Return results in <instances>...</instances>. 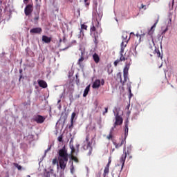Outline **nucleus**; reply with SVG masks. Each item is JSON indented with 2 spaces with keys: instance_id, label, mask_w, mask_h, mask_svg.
<instances>
[{
  "instance_id": "nucleus-33",
  "label": "nucleus",
  "mask_w": 177,
  "mask_h": 177,
  "mask_svg": "<svg viewBox=\"0 0 177 177\" xmlns=\"http://www.w3.org/2000/svg\"><path fill=\"white\" fill-rule=\"evenodd\" d=\"M33 20L34 21H38V20H39V14L36 15Z\"/></svg>"
},
{
  "instance_id": "nucleus-54",
  "label": "nucleus",
  "mask_w": 177,
  "mask_h": 177,
  "mask_svg": "<svg viewBox=\"0 0 177 177\" xmlns=\"http://www.w3.org/2000/svg\"><path fill=\"white\" fill-rule=\"evenodd\" d=\"M60 102H61V100H59L58 101V103H60Z\"/></svg>"
},
{
  "instance_id": "nucleus-22",
  "label": "nucleus",
  "mask_w": 177,
  "mask_h": 177,
  "mask_svg": "<svg viewBox=\"0 0 177 177\" xmlns=\"http://www.w3.org/2000/svg\"><path fill=\"white\" fill-rule=\"evenodd\" d=\"M82 30H88V26L83 24H81V28H80V34H84V32L82 31Z\"/></svg>"
},
{
  "instance_id": "nucleus-8",
  "label": "nucleus",
  "mask_w": 177,
  "mask_h": 177,
  "mask_svg": "<svg viewBox=\"0 0 177 177\" xmlns=\"http://www.w3.org/2000/svg\"><path fill=\"white\" fill-rule=\"evenodd\" d=\"M45 117L41 115H37L34 116L33 121L37 122V124H43V122H45Z\"/></svg>"
},
{
  "instance_id": "nucleus-41",
  "label": "nucleus",
  "mask_w": 177,
  "mask_h": 177,
  "mask_svg": "<svg viewBox=\"0 0 177 177\" xmlns=\"http://www.w3.org/2000/svg\"><path fill=\"white\" fill-rule=\"evenodd\" d=\"M137 37L139 38V40L140 41V39H142V36L140 35H136Z\"/></svg>"
},
{
  "instance_id": "nucleus-3",
  "label": "nucleus",
  "mask_w": 177,
  "mask_h": 177,
  "mask_svg": "<svg viewBox=\"0 0 177 177\" xmlns=\"http://www.w3.org/2000/svg\"><path fill=\"white\" fill-rule=\"evenodd\" d=\"M90 32L93 34V35H95V34L99 35L102 32V27L100 26L97 18L92 22L90 26Z\"/></svg>"
},
{
  "instance_id": "nucleus-52",
  "label": "nucleus",
  "mask_w": 177,
  "mask_h": 177,
  "mask_svg": "<svg viewBox=\"0 0 177 177\" xmlns=\"http://www.w3.org/2000/svg\"><path fill=\"white\" fill-rule=\"evenodd\" d=\"M22 71H23V70H20V71H19V73H21Z\"/></svg>"
},
{
  "instance_id": "nucleus-18",
  "label": "nucleus",
  "mask_w": 177,
  "mask_h": 177,
  "mask_svg": "<svg viewBox=\"0 0 177 177\" xmlns=\"http://www.w3.org/2000/svg\"><path fill=\"white\" fill-rule=\"evenodd\" d=\"M89 91H91V85L87 86L84 89V91L83 93V97H86V96H88V93H89Z\"/></svg>"
},
{
  "instance_id": "nucleus-30",
  "label": "nucleus",
  "mask_w": 177,
  "mask_h": 177,
  "mask_svg": "<svg viewBox=\"0 0 177 177\" xmlns=\"http://www.w3.org/2000/svg\"><path fill=\"white\" fill-rule=\"evenodd\" d=\"M110 164H111V157H109V162L107 163V165H106L105 168H110Z\"/></svg>"
},
{
  "instance_id": "nucleus-4",
  "label": "nucleus",
  "mask_w": 177,
  "mask_h": 177,
  "mask_svg": "<svg viewBox=\"0 0 177 177\" xmlns=\"http://www.w3.org/2000/svg\"><path fill=\"white\" fill-rule=\"evenodd\" d=\"M84 145L82 147V149L84 150H88V156L92 154L93 148L92 147V142L89 141V134H87L86 136V140L84 141Z\"/></svg>"
},
{
  "instance_id": "nucleus-49",
  "label": "nucleus",
  "mask_w": 177,
  "mask_h": 177,
  "mask_svg": "<svg viewBox=\"0 0 177 177\" xmlns=\"http://www.w3.org/2000/svg\"><path fill=\"white\" fill-rule=\"evenodd\" d=\"M21 78H23V76L21 75L19 77V81H21Z\"/></svg>"
},
{
  "instance_id": "nucleus-57",
  "label": "nucleus",
  "mask_w": 177,
  "mask_h": 177,
  "mask_svg": "<svg viewBox=\"0 0 177 177\" xmlns=\"http://www.w3.org/2000/svg\"><path fill=\"white\" fill-rule=\"evenodd\" d=\"M173 5H174V0H173Z\"/></svg>"
},
{
  "instance_id": "nucleus-20",
  "label": "nucleus",
  "mask_w": 177,
  "mask_h": 177,
  "mask_svg": "<svg viewBox=\"0 0 177 177\" xmlns=\"http://www.w3.org/2000/svg\"><path fill=\"white\" fill-rule=\"evenodd\" d=\"M93 37L94 38V44H95V45H97L99 44V35H96V33H94V35H93Z\"/></svg>"
},
{
  "instance_id": "nucleus-34",
  "label": "nucleus",
  "mask_w": 177,
  "mask_h": 177,
  "mask_svg": "<svg viewBox=\"0 0 177 177\" xmlns=\"http://www.w3.org/2000/svg\"><path fill=\"white\" fill-rule=\"evenodd\" d=\"M116 127L117 126H115V124H113V127L111 128L109 133H113V132H114V129H115Z\"/></svg>"
},
{
  "instance_id": "nucleus-38",
  "label": "nucleus",
  "mask_w": 177,
  "mask_h": 177,
  "mask_svg": "<svg viewBox=\"0 0 177 177\" xmlns=\"http://www.w3.org/2000/svg\"><path fill=\"white\" fill-rule=\"evenodd\" d=\"M53 164L55 165H56V164H57V158H54L53 160Z\"/></svg>"
},
{
  "instance_id": "nucleus-9",
  "label": "nucleus",
  "mask_w": 177,
  "mask_h": 177,
  "mask_svg": "<svg viewBox=\"0 0 177 177\" xmlns=\"http://www.w3.org/2000/svg\"><path fill=\"white\" fill-rule=\"evenodd\" d=\"M126 147L124 148V154L122 155L120 158V162L122 164L121 171H122L124 168V165H125V160H127V152H125Z\"/></svg>"
},
{
  "instance_id": "nucleus-12",
  "label": "nucleus",
  "mask_w": 177,
  "mask_h": 177,
  "mask_svg": "<svg viewBox=\"0 0 177 177\" xmlns=\"http://www.w3.org/2000/svg\"><path fill=\"white\" fill-rule=\"evenodd\" d=\"M125 143H127V141H125V138L122 139L120 143H117L115 142H113L115 149H120V147H121V146H122V145H124Z\"/></svg>"
},
{
  "instance_id": "nucleus-19",
  "label": "nucleus",
  "mask_w": 177,
  "mask_h": 177,
  "mask_svg": "<svg viewBox=\"0 0 177 177\" xmlns=\"http://www.w3.org/2000/svg\"><path fill=\"white\" fill-rule=\"evenodd\" d=\"M153 53L155 55L156 54L158 57H160V59H162V55H161V53H160V50H158V48H157V47H155Z\"/></svg>"
},
{
  "instance_id": "nucleus-2",
  "label": "nucleus",
  "mask_w": 177,
  "mask_h": 177,
  "mask_svg": "<svg viewBox=\"0 0 177 177\" xmlns=\"http://www.w3.org/2000/svg\"><path fill=\"white\" fill-rule=\"evenodd\" d=\"M130 66H131L130 64H127L125 65V67L124 68V70H123L124 80L123 81H122V77L121 75V72H119L117 74V79L120 80V82L122 84V86H124L125 85V82H127V81L128 80V71H129Z\"/></svg>"
},
{
  "instance_id": "nucleus-15",
  "label": "nucleus",
  "mask_w": 177,
  "mask_h": 177,
  "mask_svg": "<svg viewBox=\"0 0 177 177\" xmlns=\"http://www.w3.org/2000/svg\"><path fill=\"white\" fill-rule=\"evenodd\" d=\"M127 44H128V41H122L121 43V49L120 52H122V55H124V50H125V48H127Z\"/></svg>"
},
{
  "instance_id": "nucleus-51",
  "label": "nucleus",
  "mask_w": 177,
  "mask_h": 177,
  "mask_svg": "<svg viewBox=\"0 0 177 177\" xmlns=\"http://www.w3.org/2000/svg\"><path fill=\"white\" fill-rule=\"evenodd\" d=\"M84 2L86 3V2H88V0H84Z\"/></svg>"
},
{
  "instance_id": "nucleus-42",
  "label": "nucleus",
  "mask_w": 177,
  "mask_h": 177,
  "mask_svg": "<svg viewBox=\"0 0 177 177\" xmlns=\"http://www.w3.org/2000/svg\"><path fill=\"white\" fill-rule=\"evenodd\" d=\"M109 111V108H105V111L103 113V114H106V113H108Z\"/></svg>"
},
{
  "instance_id": "nucleus-11",
  "label": "nucleus",
  "mask_w": 177,
  "mask_h": 177,
  "mask_svg": "<svg viewBox=\"0 0 177 177\" xmlns=\"http://www.w3.org/2000/svg\"><path fill=\"white\" fill-rule=\"evenodd\" d=\"M30 34H41L42 32V28H34L30 30Z\"/></svg>"
},
{
  "instance_id": "nucleus-53",
  "label": "nucleus",
  "mask_w": 177,
  "mask_h": 177,
  "mask_svg": "<svg viewBox=\"0 0 177 177\" xmlns=\"http://www.w3.org/2000/svg\"><path fill=\"white\" fill-rule=\"evenodd\" d=\"M114 150H115V149H112V153H113V151H114Z\"/></svg>"
},
{
  "instance_id": "nucleus-36",
  "label": "nucleus",
  "mask_w": 177,
  "mask_h": 177,
  "mask_svg": "<svg viewBox=\"0 0 177 177\" xmlns=\"http://www.w3.org/2000/svg\"><path fill=\"white\" fill-rule=\"evenodd\" d=\"M129 107H131V104H128L127 106H126V110H127V114H130L131 113V111H129Z\"/></svg>"
},
{
  "instance_id": "nucleus-44",
  "label": "nucleus",
  "mask_w": 177,
  "mask_h": 177,
  "mask_svg": "<svg viewBox=\"0 0 177 177\" xmlns=\"http://www.w3.org/2000/svg\"><path fill=\"white\" fill-rule=\"evenodd\" d=\"M71 154H74V153H75V148L73 149H71Z\"/></svg>"
},
{
  "instance_id": "nucleus-47",
  "label": "nucleus",
  "mask_w": 177,
  "mask_h": 177,
  "mask_svg": "<svg viewBox=\"0 0 177 177\" xmlns=\"http://www.w3.org/2000/svg\"><path fill=\"white\" fill-rule=\"evenodd\" d=\"M132 96H133V95L132 94V93H129V99H131V97H132Z\"/></svg>"
},
{
  "instance_id": "nucleus-31",
  "label": "nucleus",
  "mask_w": 177,
  "mask_h": 177,
  "mask_svg": "<svg viewBox=\"0 0 177 177\" xmlns=\"http://www.w3.org/2000/svg\"><path fill=\"white\" fill-rule=\"evenodd\" d=\"M127 88H128V91H129V93H131L132 91L131 90V82L127 83Z\"/></svg>"
},
{
  "instance_id": "nucleus-1",
  "label": "nucleus",
  "mask_w": 177,
  "mask_h": 177,
  "mask_svg": "<svg viewBox=\"0 0 177 177\" xmlns=\"http://www.w3.org/2000/svg\"><path fill=\"white\" fill-rule=\"evenodd\" d=\"M58 161L59 167L62 171H64L67 167V162H68V153H67L66 146H64L62 149L58 151Z\"/></svg>"
},
{
  "instance_id": "nucleus-45",
  "label": "nucleus",
  "mask_w": 177,
  "mask_h": 177,
  "mask_svg": "<svg viewBox=\"0 0 177 177\" xmlns=\"http://www.w3.org/2000/svg\"><path fill=\"white\" fill-rule=\"evenodd\" d=\"M28 1L29 0H24V3H25V5H27V3H28Z\"/></svg>"
},
{
  "instance_id": "nucleus-28",
  "label": "nucleus",
  "mask_w": 177,
  "mask_h": 177,
  "mask_svg": "<svg viewBox=\"0 0 177 177\" xmlns=\"http://www.w3.org/2000/svg\"><path fill=\"white\" fill-rule=\"evenodd\" d=\"M13 165L17 168L18 171H21V166L19 165L17 163H13Z\"/></svg>"
},
{
  "instance_id": "nucleus-14",
  "label": "nucleus",
  "mask_w": 177,
  "mask_h": 177,
  "mask_svg": "<svg viewBox=\"0 0 177 177\" xmlns=\"http://www.w3.org/2000/svg\"><path fill=\"white\" fill-rule=\"evenodd\" d=\"M42 41L43 42H45V44H50V41H52V37H48L46 35H43Z\"/></svg>"
},
{
  "instance_id": "nucleus-27",
  "label": "nucleus",
  "mask_w": 177,
  "mask_h": 177,
  "mask_svg": "<svg viewBox=\"0 0 177 177\" xmlns=\"http://www.w3.org/2000/svg\"><path fill=\"white\" fill-rule=\"evenodd\" d=\"M71 160H73V161H75V162H80V160H78V158H77L76 156H74L73 155H71Z\"/></svg>"
},
{
  "instance_id": "nucleus-56",
  "label": "nucleus",
  "mask_w": 177,
  "mask_h": 177,
  "mask_svg": "<svg viewBox=\"0 0 177 177\" xmlns=\"http://www.w3.org/2000/svg\"><path fill=\"white\" fill-rule=\"evenodd\" d=\"M36 1V2H38V0H35Z\"/></svg>"
},
{
  "instance_id": "nucleus-46",
  "label": "nucleus",
  "mask_w": 177,
  "mask_h": 177,
  "mask_svg": "<svg viewBox=\"0 0 177 177\" xmlns=\"http://www.w3.org/2000/svg\"><path fill=\"white\" fill-rule=\"evenodd\" d=\"M49 150H50V147L49 148H48L46 151H45V153L46 154V153H48V151H49Z\"/></svg>"
},
{
  "instance_id": "nucleus-40",
  "label": "nucleus",
  "mask_w": 177,
  "mask_h": 177,
  "mask_svg": "<svg viewBox=\"0 0 177 177\" xmlns=\"http://www.w3.org/2000/svg\"><path fill=\"white\" fill-rule=\"evenodd\" d=\"M58 140H59V142H62V141H63V137H62V136H59V137H58Z\"/></svg>"
},
{
  "instance_id": "nucleus-26",
  "label": "nucleus",
  "mask_w": 177,
  "mask_h": 177,
  "mask_svg": "<svg viewBox=\"0 0 177 177\" xmlns=\"http://www.w3.org/2000/svg\"><path fill=\"white\" fill-rule=\"evenodd\" d=\"M76 115H77V113H75V112L72 113L71 118V121L72 122H74V118H75Z\"/></svg>"
},
{
  "instance_id": "nucleus-13",
  "label": "nucleus",
  "mask_w": 177,
  "mask_h": 177,
  "mask_svg": "<svg viewBox=\"0 0 177 177\" xmlns=\"http://www.w3.org/2000/svg\"><path fill=\"white\" fill-rule=\"evenodd\" d=\"M129 125V120H128L127 119L125 122V125H124V136H125L124 139H126L127 136H128Z\"/></svg>"
},
{
  "instance_id": "nucleus-35",
  "label": "nucleus",
  "mask_w": 177,
  "mask_h": 177,
  "mask_svg": "<svg viewBox=\"0 0 177 177\" xmlns=\"http://www.w3.org/2000/svg\"><path fill=\"white\" fill-rule=\"evenodd\" d=\"M71 172L74 174V163L72 162V165L71 166Z\"/></svg>"
},
{
  "instance_id": "nucleus-24",
  "label": "nucleus",
  "mask_w": 177,
  "mask_h": 177,
  "mask_svg": "<svg viewBox=\"0 0 177 177\" xmlns=\"http://www.w3.org/2000/svg\"><path fill=\"white\" fill-rule=\"evenodd\" d=\"M122 38L123 39V41H127V42L129 41V39L127 40L128 39V33L127 32L122 33Z\"/></svg>"
},
{
  "instance_id": "nucleus-50",
  "label": "nucleus",
  "mask_w": 177,
  "mask_h": 177,
  "mask_svg": "<svg viewBox=\"0 0 177 177\" xmlns=\"http://www.w3.org/2000/svg\"><path fill=\"white\" fill-rule=\"evenodd\" d=\"M75 77H76V79L78 80V75H76Z\"/></svg>"
},
{
  "instance_id": "nucleus-39",
  "label": "nucleus",
  "mask_w": 177,
  "mask_h": 177,
  "mask_svg": "<svg viewBox=\"0 0 177 177\" xmlns=\"http://www.w3.org/2000/svg\"><path fill=\"white\" fill-rule=\"evenodd\" d=\"M140 9H144V10H146V6L141 4Z\"/></svg>"
},
{
  "instance_id": "nucleus-17",
  "label": "nucleus",
  "mask_w": 177,
  "mask_h": 177,
  "mask_svg": "<svg viewBox=\"0 0 177 177\" xmlns=\"http://www.w3.org/2000/svg\"><path fill=\"white\" fill-rule=\"evenodd\" d=\"M93 59L95 62V63H99V62H100V57H99V55H97V53H95L93 55Z\"/></svg>"
},
{
  "instance_id": "nucleus-7",
  "label": "nucleus",
  "mask_w": 177,
  "mask_h": 177,
  "mask_svg": "<svg viewBox=\"0 0 177 177\" xmlns=\"http://www.w3.org/2000/svg\"><path fill=\"white\" fill-rule=\"evenodd\" d=\"M115 122L113 124H115V127H117V125H122V122L124 120L122 119V117L120 115V113L117 112V113L115 115Z\"/></svg>"
},
{
  "instance_id": "nucleus-25",
  "label": "nucleus",
  "mask_w": 177,
  "mask_h": 177,
  "mask_svg": "<svg viewBox=\"0 0 177 177\" xmlns=\"http://www.w3.org/2000/svg\"><path fill=\"white\" fill-rule=\"evenodd\" d=\"M109 172H110L109 169L107 168V167H105V168H104V173H103V176H104V177L107 176V175H109Z\"/></svg>"
},
{
  "instance_id": "nucleus-37",
  "label": "nucleus",
  "mask_w": 177,
  "mask_h": 177,
  "mask_svg": "<svg viewBox=\"0 0 177 177\" xmlns=\"http://www.w3.org/2000/svg\"><path fill=\"white\" fill-rule=\"evenodd\" d=\"M71 128H74V122L71 121V124L68 126V129H71Z\"/></svg>"
},
{
  "instance_id": "nucleus-10",
  "label": "nucleus",
  "mask_w": 177,
  "mask_h": 177,
  "mask_svg": "<svg viewBox=\"0 0 177 177\" xmlns=\"http://www.w3.org/2000/svg\"><path fill=\"white\" fill-rule=\"evenodd\" d=\"M37 83L39 86H40V88H48V84L46 83V82H45V80H37Z\"/></svg>"
},
{
  "instance_id": "nucleus-23",
  "label": "nucleus",
  "mask_w": 177,
  "mask_h": 177,
  "mask_svg": "<svg viewBox=\"0 0 177 177\" xmlns=\"http://www.w3.org/2000/svg\"><path fill=\"white\" fill-rule=\"evenodd\" d=\"M158 23V19H157V21H156V23L153 25V26L151 28V30L149 32V35L153 34V32H154L153 30V28H156V26H157V24Z\"/></svg>"
},
{
  "instance_id": "nucleus-48",
  "label": "nucleus",
  "mask_w": 177,
  "mask_h": 177,
  "mask_svg": "<svg viewBox=\"0 0 177 177\" xmlns=\"http://www.w3.org/2000/svg\"><path fill=\"white\" fill-rule=\"evenodd\" d=\"M70 149H71V150L74 149H75V148H74V146H73V145L71 146V147H70Z\"/></svg>"
},
{
  "instance_id": "nucleus-5",
  "label": "nucleus",
  "mask_w": 177,
  "mask_h": 177,
  "mask_svg": "<svg viewBox=\"0 0 177 177\" xmlns=\"http://www.w3.org/2000/svg\"><path fill=\"white\" fill-rule=\"evenodd\" d=\"M34 10V4L30 3L28 4L25 9H24V13L26 15V16H30V15H31V13H32V11Z\"/></svg>"
},
{
  "instance_id": "nucleus-16",
  "label": "nucleus",
  "mask_w": 177,
  "mask_h": 177,
  "mask_svg": "<svg viewBox=\"0 0 177 177\" xmlns=\"http://www.w3.org/2000/svg\"><path fill=\"white\" fill-rule=\"evenodd\" d=\"M100 86V80H95L93 84L92 88L93 89H97V88H99Z\"/></svg>"
},
{
  "instance_id": "nucleus-32",
  "label": "nucleus",
  "mask_w": 177,
  "mask_h": 177,
  "mask_svg": "<svg viewBox=\"0 0 177 177\" xmlns=\"http://www.w3.org/2000/svg\"><path fill=\"white\" fill-rule=\"evenodd\" d=\"M106 139H108V140H111L113 139V133H109V135L106 136Z\"/></svg>"
},
{
  "instance_id": "nucleus-43",
  "label": "nucleus",
  "mask_w": 177,
  "mask_h": 177,
  "mask_svg": "<svg viewBox=\"0 0 177 177\" xmlns=\"http://www.w3.org/2000/svg\"><path fill=\"white\" fill-rule=\"evenodd\" d=\"M100 84H101V85H104V80H102L101 81H100Z\"/></svg>"
},
{
  "instance_id": "nucleus-29",
  "label": "nucleus",
  "mask_w": 177,
  "mask_h": 177,
  "mask_svg": "<svg viewBox=\"0 0 177 177\" xmlns=\"http://www.w3.org/2000/svg\"><path fill=\"white\" fill-rule=\"evenodd\" d=\"M110 164H111V157H109V162L107 163V165H106L105 168H110Z\"/></svg>"
},
{
  "instance_id": "nucleus-21",
  "label": "nucleus",
  "mask_w": 177,
  "mask_h": 177,
  "mask_svg": "<svg viewBox=\"0 0 177 177\" xmlns=\"http://www.w3.org/2000/svg\"><path fill=\"white\" fill-rule=\"evenodd\" d=\"M84 60H85V57H84V53H82L81 57L78 59L77 64L81 66Z\"/></svg>"
},
{
  "instance_id": "nucleus-6",
  "label": "nucleus",
  "mask_w": 177,
  "mask_h": 177,
  "mask_svg": "<svg viewBox=\"0 0 177 177\" xmlns=\"http://www.w3.org/2000/svg\"><path fill=\"white\" fill-rule=\"evenodd\" d=\"M120 59H116L113 63L115 67H117V66H118V64L120 62H125V60H128V58L127 57L125 54L122 55V52H120Z\"/></svg>"
},
{
  "instance_id": "nucleus-55",
  "label": "nucleus",
  "mask_w": 177,
  "mask_h": 177,
  "mask_svg": "<svg viewBox=\"0 0 177 177\" xmlns=\"http://www.w3.org/2000/svg\"><path fill=\"white\" fill-rule=\"evenodd\" d=\"M77 82H80V80H77Z\"/></svg>"
}]
</instances>
